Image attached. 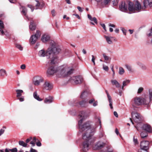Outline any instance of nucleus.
I'll use <instances>...</instances> for the list:
<instances>
[{"mask_svg": "<svg viewBox=\"0 0 152 152\" xmlns=\"http://www.w3.org/2000/svg\"><path fill=\"white\" fill-rule=\"evenodd\" d=\"M141 100H142L141 101L142 105L143 104L148 105L149 104L150 101H151V100H150L147 97H142L141 98Z\"/></svg>", "mask_w": 152, "mask_h": 152, "instance_id": "nucleus-18", "label": "nucleus"}, {"mask_svg": "<svg viewBox=\"0 0 152 152\" xmlns=\"http://www.w3.org/2000/svg\"><path fill=\"white\" fill-rule=\"evenodd\" d=\"M57 68H55L53 66H50L47 70V75L48 76L52 75L55 73H56V75L57 74Z\"/></svg>", "mask_w": 152, "mask_h": 152, "instance_id": "nucleus-12", "label": "nucleus"}, {"mask_svg": "<svg viewBox=\"0 0 152 152\" xmlns=\"http://www.w3.org/2000/svg\"><path fill=\"white\" fill-rule=\"evenodd\" d=\"M83 138L85 140L83 142L81 151L84 152H86L88 151L89 149V142H91V136L88 134L86 136V134H83Z\"/></svg>", "mask_w": 152, "mask_h": 152, "instance_id": "nucleus-4", "label": "nucleus"}, {"mask_svg": "<svg viewBox=\"0 0 152 152\" xmlns=\"http://www.w3.org/2000/svg\"><path fill=\"white\" fill-rule=\"evenodd\" d=\"M103 68L104 70L106 71H108V66L104 64L103 65Z\"/></svg>", "mask_w": 152, "mask_h": 152, "instance_id": "nucleus-46", "label": "nucleus"}, {"mask_svg": "<svg viewBox=\"0 0 152 152\" xmlns=\"http://www.w3.org/2000/svg\"><path fill=\"white\" fill-rule=\"evenodd\" d=\"M48 54V53L47 52V50L45 51L44 50L42 49L39 51L38 53V56L40 57H44L47 56V57L49 56Z\"/></svg>", "mask_w": 152, "mask_h": 152, "instance_id": "nucleus-19", "label": "nucleus"}, {"mask_svg": "<svg viewBox=\"0 0 152 152\" xmlns=\"http://www.w3.org/2000/svg\"><path fill=\"white\" fill-rule=\"evenodd\" d=\"M49 56L47 57V59H50L49 63L51 64H55L57 63L58 58L56 56L54 55H49Z\"/></svg>", "mask_w": 152, "mask_h": 152, "instance_id": "nucleus-11", "label": "nucleus"}, {"mask_svg": "<svg viewBox=\"0 0 152 152\" xmlns=\"http://www.w3.org/2000/svg\"><path fill=\"white\" fill-rule=\"evenodd\" d=\"M30 151V152H38L36 150L32 148H31Z\"/></svg>", "mask_w": 152, "mask_h": 152, "instance_id": "nucleus-59", "label": "nucleus"}, {"mask_svg": "<svg viewBox=\"0 0 152 152\" xmlns=\"http://www.w3.org/2000/svg\"><path fill=\"white\" fill-rule=\"evenodd\" d=\"M124 72V69L122 67H120L119 68V73L120 75H122L123 74Z\"/></svg>", "mask_w": 152, "mask_h": 152, "instance_id": "nucleus-44", "label": "nucleus"}, {"mask_svg": "<svg viewBox=\"0 0 152 152\" xmlns=\"http://www.w3.org/2000/svg\"><path fill=\"white\" fill-rule=\"evenodd\" d=\"M26 68V65L25 64H22L20 66V68L21 69H24Z\"/></svg>", "mask_w": 152, "mask_h": 152, "instance_id": "nucleus-57", "label": "nucleus"}, {"mask_svg": "<svg viewBox=\"0 0 152 152\" xmlns=\"http://www.w3.org/2000/svg\"><path fill=\"white\" fill-rule=\"evenodd\" d=\"M4 26L3 22L0 20V34L2 35H7V32L4 31Z\"/></svg>", "mask_w": 152, "mask_h": 152, "instance_id": "nucleus-17", "label": "nucleus"}, {"mask_svg": "<svg viewBox=\"0 0 152 152\" xmlns=\"http://www.w3.org/2000/svg\"><path fill=\"white\" fill-rule=\"evenodd\" d=\"M50 39V37L49 36L44 34L42 36L41 38V40L43 42H45L48 41Z\"/></svg>", "mask_w": 152, "mask_h": 152, "instance_id": "nucleus-24", "label": "nucleus"}, {"mask_svg": "<svg viewBox=\"0 0 152 152\" xmlns=\"http://www.w3.org/2000/svg\"><path fill=\"white\" fill-rule=\"evenodd\" d=\"M87 102L85 100H83L79 102V104L81 106L85 107L87 106Z\"/></svg>", "mask_w": 152, "mask_h": 152, "instance_id": "nucleus-34", "label": "nucleus"}, {"mask_svg": "<svg viewBox=\"0 0 152 152\" xmlns=\"http://www.w3.org/2000/svg\"><path fill=\"white\" fill-rule=\"evenodd\" d=\"M128 9L129 11L134 12L135 11V6L132 3L130 2H129Z\"/></svg>", "mask_w": 152, "mask_h": 152, "instance_id": "nucleus-20", "label": "nucleus"}, {"mask_svg": "<svg viewBox=\"0 0 152 152\" xmlns=\"http://www.w3.org/2000/svg\"><path fill=\"white\" fill-rule=\"evenodd\" d=\"M53 88L52 85L48 81H46L43 85L42 88L44 90H50Z\"/></svg>", "mask_w": 152, "mask_h": 152, "instance_id": "nucleus-15", "label": "nucleus"}, {"mask_svg": "<svg viewBox=\"0 0 152 152\" xmlns=\"http://www.w3.org/2000/svg\"><path fill=\"white\" fill-rule=\"evenodd\" d=\"M32 139V138L31 137H30L29 138L27 139L26 140V143L27 144L28 142L31 139Z\"/></svg>", "mask_w": 152, "mask_h": 152, "instance_id": "nucleus-56", "label": "nucleus"}, {"mask_svg": "<svg viewBox=\"0 0 152 152\" xmlns=\"http://www.w3.org/2000/svg\"><path fill=\"white\" fill-rule=\"evenodd\" d=\"M148 35L149 36H152V27L150 33L148 34Z\"/></svg>", "mask_w": 152, "mask_h": 152, "instance_id": "nucleus-64", "label": "nucleus"}, {"mask_svg": "<svg viewBox=\"0 0 152 152\" xmlns=\"http://www.w3.org/2000/svg\"><path fill=\"white\" fill-rule=\"evenodd\" d=\"M92 59H91V61L93 62V63L94 64V65H95V59H96V58L93 55H92Z\"/></svg>", "mask_w": 152, "mask_h": 152, "instance_id": "nucleus-50", "label": "nucleus"}, {"mask_svg": "<svg viewBox=\"0 0 152 152\" xmlns=\"http://www.w3.org/2000/svg\"><path fill=\"white\" fill-rule=\"evenodd\" d=\"M29 29L31 31H33L35 29L36 26L34 24L33 22L31 21L30 22V24L29 26Z\"/></svg>", "mask_w": 152, "mask_h": 152, "instance_id": "nucleus-33", "label": "nucleus"}, {"mask_svg": "<svg viewBox=\"0 0 152 152\" xmlns=\"http://www.w3.org/2000/svg\"><path fill=\"white\" fill-rule=\"evenodd\" d=\"M15 45L16 47L19 49L20 50H23V47L21 46V45L18 43L15 44Z\"/></svg>", "mask_w": 152, "mask_h": 152, "instance_id": "nucleus-42", "label": "nucleus"}, {"mask_svg": "<svg viewBox=\"0 0 152 152\" xmlns=\"http://www.w3.org/2000/svg\"><path fill=\"white\" fill-rule=\"evenodd\" d=\"M87 92L86 91H84L82 92L80 95V98H83L87 96Z\"/></svg>", "mask_w": 152, "mask_h": 152, "instance_id": "nucleus-41", "label": "nucleus"}, {"mask_svg": "<svg viewBox=\"0 0 152 152\" xmlns=\"http://www.w3.org/2000/svg\"><path fill=\"white\" fill-rule=\"evenodd\" d=\"M111 82L113 85H115V87L119 88L120 86V84L116 80H111Z\"/></svg>", "mask_w": 152, "mask_h": 152, "instance_id": "nucleus-27", "label": "nucleus"}, {"mask_svg": "<svg viewBox=\"0 0 152 152\" xmlns=\"http://www.w3.org/2000/svg\"><path fill=\"white\" fill-rule=\"evenodd\" d=\"M149 99L150 100L152 101V89H150L148 90Z\"/></svg>", "mask_w": 152, "mask_h": 152, "instance_id": "nucleus-39", "label": "nucleus"}, {"mask_svg": "<svg viewBox=\"0 0 152 152\" xmlns=\"http://www.w3.org/2000/svg\"><path fill=\"white\" fill-rule=\"evenodd\" d=\"M141 98L136 97L134 98L131 101L132 107L134 108H137L139 106L142 105Z\"/></svg>", "mask_w": 152, "mask_h": 152, "instance_id": "nucleus-7", "label": "nucleus"}, {"mask_svg": "<svg viewBox=\"0 0 152 152\" xmlns=\"http://www.w3.org/2000/svg\"><path fill=\"white\" fill-rule=\"evenodd\" d=\"M77 8L78 9L79 11L80 12H82L83 11L82 8L78 6L77 7Z\"/></svg>", "mask_w": 152, "mask_h": 152, "instance_id": "nucleus-60", "label": "nucleus"}, {"mask_svg": "<svg viewBox=\"0 0 152 152\" xmlns=\"http://www.w3.org/2000/svg\"><path fill=\"white\" fill-rule=\"evenodd\" d=\"M126 68L130 72H134L132 67L130 65L126 64L125 65Z\"/></svg>", "mask_w": 152, "mask_h": 152, "instance_id": "nucleus-37", "label": "nucleus"}, {"mask_svg": "<svg viewBox=\"0 0 152 152\" xmlns=\"http://www.w3.org/2000/svg\"><path fill=\"white\" fill-rule=\"evenodd\" d=\"M131 114L132 119L137 124V126L135 127L136 128L137 130L139 131L140 125L142 126V123L141 122L142 118L140 114L137 113L132 112Z\"/></svg>", "mask_w": 152, "mask_h": 152, "instance_id": "nucleus-5", "label": "nucleus"}, {"mask_svg": "<svg viewBox=\"0 0 152 152\" xmlns=\"http://www.w3.org/2000/svg\"><path fill=\"white\" fill-rule=\"evenodd\" d=\"M105 92L107 94V96L108 98V101L109 102V106L110 107V108L112 109L113 108V106H112L113 102L111 97L109 94L108 91L107 90H105Z\"/></svg>", "mask_w": 152, "mask_h": 152, "instance_id": "nucleus-21", "label": "nucleus"}, {"mask_svg": "<svg viewBox=\"0 0 152 152\" xmlns=\"http://www.w3.org/2000/svg\"><path fill=\"white\" fill-rule=\"evenodd\" d=\"M105 143L103 142H99L97 143L96 145L98 149H101L103 148L105 145Z\"/></svg>", "mask_w": 152, "mask_h": 152, "instance_id": "nucleus-26", "label": "nucleus"}, {"mask_svg": "<svg viewBox=\"0 0 152 152\" xmlns=\"http://www.w3.org/2000/svg\"><path fill=\"white\" fill-rule=\"evenodd\" d=\"M4 132V130L3 129H1L0 130V136H1L3 134Z\"/></svg>", "mask_w": 152, "mask_h": 152, "instance_id": "nucleus-55", "label": "nucleus"}, {"mask_svg": "<svg viewBox=\"0 0 152 152\" xmlns=\"http://www.w3.org/2000/svg\"><path fill=\"white\" fill-rule=\"evenodd\" d=\"M73 69L65 64L60 66L57 68L56 76L59 77H66L72 74Z\"/></svg>", "mask_w": 152, "mask_h": 152, "instance_id": "nucleus-2", "label": "nucleus"}, {"mask_svg": "<svg viewBox=\"0 0 152 152\" xmlns=\"http://www.w3.org/2000/svg\"><path fill=\"white\" fill-rule=\"evenodd\" d=\"M19 144L20 145L25 147H26L27 145L26 143L23 141H19Z\"/></svg>", "mask_w": 152, "mask_h": 152, "instance_id": "nucleus-38", "label": "nucleus"}, {"mask_svg": "<svg viewBox=\"0 0 152 152\" xmlns=\"http://www.w3.org/2000/svg\"><path fill=\"white\" fill-rule=\"evenodd\" d=\"M83 80V79L82 77L80 76H73L70 79V81L71 82H74L76 84L81 83Z\"/></svg>", "mask_w": 152, "mask_h": 152, "instance_id": "nucleus-9", "label": "nucleus"}, {"mask_svg": "<svg viewBox=\"0 0 152 152\" xmlns=\"http://www.w3.org/2000/svg\"><path fill=\"white\" fill-rule=\"evenodd\" d=\"M143 6L141 7L140 3L137 1L136 2L135 8V11L140 12L142 9L144 10L148 6L151 7L152 6V0H144L143 1Z\"/></svg>", "mask_w": 152, "mask_h": 152, "instance_id": "nucleus-3", "label": "nucleus"}, {"mask_svg": "<svg viewBox=\"0 0 152 152\" xmlns=\"http://www.w3.org/2000/svg\"><path fill=\"white\" fill-rule=\"evenodd\" d=\"M51 14L52 15V16H54L56 15L55 12L54 10H52Z\"/></svg>", "mask_w": 152, "mask_h": 152, "instance_id": "nucleus-54", "label": "nucleus"}, {"mask_svg": "<svg viewBox=\"0 0 152 152\" xmlns=\"http://www.w3.org/2000/svg\"><path fill=\"white\" fill-rule=\"evenodd\" d=\"M111 0H102L100 4L101 7H104L108 5L110 2Z\"/></svg>", "mask_w": 152, "mask_h": 152, "instance_id": "nucleus-22", "label": "nucleus"}, {"mask_svg": "<svg viewBox=\"0 0 152 152\" xmlns=\"http://www.w3.org/2000/svg\"><path fill=\"white\" fill-rule=\"evenodd\" d=\"M97 104L98 102H97V101H96L93 103V105L95 107L97 105Z\"/></svg>", "mask_w": 152, "mask_h": 152, "instance_id": "nucleus-62", "label": "nucleus"}, {"mask_svg": "<svg viewBox=\"0 0 152 152\" xmlns=\"http://www.w3.org/2000/svg\"><path fill=\"white\" fill-rule=\"evenodd\" d=\"M130 80H129L124 81L123 82L122 89L124 87L126 86L127 84L129 83H130Z\"/></svg>", "mask_w": 152, "mask_h": 152, "instance_id": "nucleus-43", "label": "nucleus"}, {"mask_svg": "<svg viewBox=\"0 0 152 152\" xmlns=\"http://www.w3.org/2000/svg\"><path fill=\"white\" fill-rule=\"evenodd\" d=\"M42 78L40 76H37L35 77L34 78L33 83L36 86H38L40 83L43 82Z\"/></svg>", "mask_w": 152, "mask_h": 152, "instance_id": "nucleus-14", "label": "nucleus"}, {"mask_svg": "<svg viewBox=\"0 0 152 152\" xmlns=\"http://www.w3.org/2000/svg\"><path fill=\"white\" fill-rule=\"evenodd\" d=\"M104 133L103 132V131L101 129L100 131V133L99 134V137L100 138L102 137L103 136Z\"/></svg>", "mask_w": 152, "mask_h": 152, "instance_id": "nucleus-51", "label": "nucleus"}, {"mask_svg": "<svg viewBox=\"0 0 152 152\" xmlns=\"http://www.w3.org/2000/svg\"><path fill=\"white\" fill-rule=\"evenodd\" d=\"M147 133L146 132H142L140 134V135L142 138H144L146 137L147 136Z\"/></svg>", "mask_w": 152, "mask_h": 152, "instance_id": "nucleus-40", "label": "nucleus"}, {"mask_svg": "<svg viewBox=\"0 0 152 152\" xmlns=\"http://www.w3.org/2000/svg\"><path fill=\"white\" fill-rule=\"evenodd\" d=\"M101 26L103 27V29L105 30V31H106V27L105 25L104 24H101Z\"/></svg>", "mask_w": 152, "mask_h": 152, "instance_id": "nucleus-58", "label": "nucleus"}, {"mask_svg": "<svg viewBox=\"0 0 152 152\" xmlns=\"http://www.w3.org/2000/svg\"><path fill=\"white\" fill-rule=\"evenodd\" d=\"M51 46L47 49V52L49 55H54V54H57L61 51V49L59 47H57L54 41H51Z\"/></svg>", "mask_w": 152, "mask_h": 152, "instance_id": "nucleus-6", "label": "nucleus"}, {"mask_svg": "<svg viewBox=\"0 0 152 152\" xmlns=\"http://www.w3.org/2000/svg\"><path fill=\"white\" fill-rule=\"evenodd\" d=\"M16 91L17 94L16 96L18 97L22 95V94L23 93V91L21 90H16Z\"/></svg>", "mask_w": 152, "mask_h": 152, "instance_id": "nucleus-35", "label": "nucleus"}, {"mask_svg": "<svg viewBox=\"0 0 152 152\" xmlns=\"http://www.w3.org/2000/svg\"><path fill=\"white\" fill-rule=\"evenodd\" d=\"M96 121L98 122L100 126V129L101 128V121L100 120V118L99 117H98L97 118V120H96Z\"/></svg>", "mask_w": 152, "mask_h": 152, "instance_id": "nucleus-47", "label": "nucleus"}, {"mask_svg": "<svg viewBox=\"0 0 152 152\" xmlns=\"http://www.w3.org/2000/svg\"><path fill=\"white\" fill-rule=\"evenodd\" d=\"M118 2V0H114L113 1V4L114 6H116L117 5Z\"/></svg>", "mask_w": 152, "mask_h": 152, "instance_id": "nucleus-52", "label": "nucleus"}, {"mask_svg": "<svg viewBox=\"0 0 152 152\" xmlns=\"http://www.w3.org/2000/svg\"><path fill=\"white\" fill-rule=\"evenodd\" d=\"M7 75V73L5 69L3 68L0 69V76L1 77H4Z\"/></svg>", "mask_w": 152, "mask_h": 152, "instance_id": "nucleus-23", "label": "nucleus"}, {"mask_svg": "<svg viewBox=\"0 0 152 152\" xmlns=\"http://www.w3.org/2000/svg\"><path fill=\"white\" fill-rule=\"evenodd\" d=\"M88 116V115L85 111H82L79 115L80 120L78 121V124L80 131V132L84 131L83 134L86 133V136H88V134L90 135L91 139L92 135L96 131V127H93L90 128V125L88 122L81 125L83 121Z\"/></svg>", "mask_w": 152, "mask_h": 152, "instance_id": "nucleus-1", "label": "nucleus"}, {"mask_svg": "<svg viewBox=\"0 0 152 152\" xmlns=\"http://www.w3.org/2000/svg\"><path fill=\"white\" fill-rule=\"evenodd\" d=\"M37 3L35 5V9H40L44 6V4L43 3L41 4L39 1H36Z\"/></svg>", "mask_w": 152, "mask_h": 152, "instance_id": "nucleus-25", "label": "nucleus"}, {"mask_svg": "<svg viewBox=\"0 0 152 152\" xmlns=\"http://www.w3.org/2000/svg\"><path fill=\"white\" fill-rule=\"evenodd\" d=\"M120 10L123 12H126L127 11V5L124 2H122L119 5Z\"/></svg>", "mask_w": 152, "mask_h": 152, "instance_id": "nucleus-16", "label": "nucleus"}, {"mask_svg": "<svg viewBox=\"0 0 152 152\" xmlns=\"http://www.w3.org/2000/svg\"><path fill=\"white\" fill-rule=\"evenodd\" d=\"M104 37L105 38L107 42L109 44H111L112 43V42L111 40L113 38L112 37H109L106 36H104Z\"/></svg>", "mask_w": 152, "mask_h": 152, "instance_id": "nucleus-31", "label": "nucleus"}, {"mask_svg": "<svg viewBox=\"0 0 152 152\" xmlns=\"http://www.w3.org/2000/svg\"><path fill=\"white\" fill-rule=\"evenodd\" d=\"M34 97L38 101H40L42 100V99H41L38 95L37 91L34 92L33 94Z\"/></svg>", "mask_w": 152, "mask_h": 152, "instance_id": "nucleus-28", "label": "nucleus"}, {"mask_svg": "<svg viewBox=\"0 0 152 152\" xmlns=\"http://www.w3.org/2000/svg\"><path fill=\"white\" fill-rule=\"evenodd\" d=\"M53 102V97L50 96L48 98H45V103H50Z\"/></svg>", "mask_w": 152, "mask_h": 152, "instance_id": "nucleus-29", "label": "nucleus"}, {"mask_svg": "<svg viewBox=\"0 0 152 152\" xmlns=\"http://www.w3.org/2000/svg\"><path fill=\"white\" fill-rule=\"evenodd\" d=\"M149 142L147 141H143L140 143V147L142 150L144 151L145 152H148V150L149 148Z\"/></svg>", "mask_w": 152, "mask_h": 152, "instance_id": "nucleus-10", "label": "nucleus"}, {"mask_svg": "<svg viewBox=\"0 0 152 152\" xmlns=\"http://www.w3.org/2000/svg\"><path fill=\"white\" fill-rule=\"evenodd\" d=\"M121 28V30L123 32V34L124 35H126V31H127L124 28H122V27Z\"/></svg>", "mask_w": 152, "mask_h": 152, "instance_id": "nucleus-48", "label": "nucleus"}, {"mask_svg": "<svg viewBox=\"0 0 152 152\" xmlns=\"http://www.w3.org/2000/svg\"><path fill=\"white\" fill-rule=\"evenodd\" d=\"M20 9L21 10H22V13L26 16L27 13V10L26 8L23 7H21L20 8Z\"/></svg>", "mask_w": 152, "mask_h": 152, "instance_id": "nucleus-36", "label": "nucleus"}, {"mask_svg": "<svg viewBox=\"0 0 152 152\" xmlns=\"http://www.w3.org/2000/svg\"><path fill=\"white\" fill-rule=\"evenodd\" d=\"M103 56L105 60L106 61H108L110 59V58L109 56H106L104 53L103 54Z\"/></svg>", "mask_w": 152, "mask_h": 152, "instance_id": "nucleus-45", "label": "nucleus"}, {"mask_svg": "<svg viewBox=\"0 0 152 152\" xmlns=\"http://www.w3.org/2000/svg\"><path fill=\"white\" fill-rule=\"evenodd\" d=\"M35 142L32 141L31 142L30 144L32 145L33 146H34L35 145Z\"/></svg>", "mask_w": 152, "mask_h": 152, "instance_id": "nucleus-63", "label": "nucleus"}, {"mask_svg": "<svg viewBox=\"0 0 152 152\" xmlns=\"http://www.w3.org/2000/svg\"><path fill=\"white\" fill-rule=\"evenodd\" d=\"M133 141L135 145L138 143L137 139V138L135 139L134 137L133 138Z\"/></svg>", "mask_w": 152, "mask_h": 152, "instance_id": "nucleus-53", "label": "nucleus"}, {"mask_svg": "<svg viewBox=\"0 0 152 152\" xmlns=\"http://www.w3.org/2000/svg\"><path fill=\"white\" fill-rule=\"evenodd\" d=\"M41 35L40 32L37 31L36 34L34 35H32L30 39V42L31 44H34L35 43L37 39L39 38Z\"/></svg>", "mask_w": 152, "mask_h": 152, "instance_id": "nucleus-8", "label": "nucleus"}, {"mask_svg": "<svg viewBox=\"0 0 152 152\" xmlns=\"http://www.w3.org/2000/svg\"><path fill=\"white\" fill-rule=\"evenodd\" d=\"M18 151L16 148H14L12 149L6 148L5 150V152H17Z\"/></svg>", "mask_w": 152, "mask_h": 152, "instance_id": "nucleus-32", "label": "nucleus"}, {"mask_svg": "<svg viewBox=\"0 0 152 152\" xmlns=\"http://www.w3.org/2000/svg\"><path fill=\"white\" fill-rule=\"evenodd\" d=\"M143 88L142 87H140L138 89V91H137V93L138 94H140L143 91Z\"/></svg>", "mask_w": 152, "mask_h": 152, "instance_id": "nucleus-49", "label": "nucleus"}, {"mask_svg": "<svg viewBox=\"0 0 152 152\" xmlns=\"http://www.w3.org/2000/svg\"><path fill=\"white\" fill-rule=\"evenodd\" d=\"M88 17L91 21H93L95 23L97 24V20L95 17H94L92 18L91 15L89 14L88 15Z\"/></svg>", "mask_w": 152, "mask_h": 152, "instance_id": "nucleus-30", "label": "nucleus"}, {"mask_svg": "<svg viewBox=\"0 0 152 152\" xmlns=\"http://www.w3.org/2000/svg\"><path fill=\"white\" fill-rule=\"evenodd\" d=\"M140 127H139L140 130L141 129H142L148 132H152V128L150 125L147 124H143L142 123V126L140 125Z\"/></svg>", "mask_w": 152, "mask_h": 152, "instance_id": "nucleus-13", "label": "nucleus"}, {"mask_svg": "<svg viewBox=\"0 0 152 152\" xmlns=\"http://www.w3.org/2000/svg\"><path fill=\"white\" fill-rule=\"evenodd\" d=\"M28 7L30 8L31 9V11L32 12H33L34 10V9L33 8V7L31 5H28Z\"/></svg>", "mask_w": 152, "mask_h": 152, "instance_id": "nucleus-61", "label": "nucleus"}]
</instances>
